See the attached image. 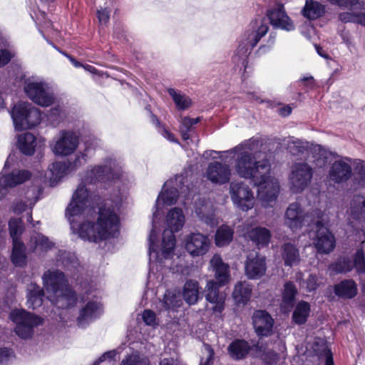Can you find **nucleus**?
<instances>
[{
    "instance_id": "49",
    "label": "nucleus",
    "mask_w": 365,
    "mask_h": 365,
    "mask_svg": "<svg viewBox=\"0 0 365 365\" xmlns=\"http://www.w3.org/2000/svg\"><path fill=\"white\" fill-rule=\"evenodd\" d=\"M90 158L91 156L89 154L84 150L76 153L74 155V158L72 160L68 162V164L71 168V171H76L83 165L86 164Z\"/></svg>"
},
{
    "instance_id": "29",
    "label": "nucleus",
    "mask_w": 365,
    "mask_h": 365,
    "mask_svg": "<svg viewBox=\"0 0 365 365\" xmlns=\"http://www.w3.org/2000/svg\"><path fill=\"white\" fill-rule=\"evenodd\" d=\"M70 172L71 171L68 163L56 161L48 166L46 177L48 179L50 185L54 187Z\"/></svg>"
},
{
    "instance_id": "54",
    "label": "nucleus",
    "mask_w": 365,
    "mask_h": 365,
    "mask_svg": "<svg viewBox=\"0 0 365 365\" xmlns=\"http://www.w3.org/2000/svg\"><path fill=\"white\" fill-rule=\"evenodd\" d=\"M297 292V290L292 282H288L285 283L283 292V301L288 304H292Z\"/></svg>"
},
{
    "instance_id": "2",
    "label": "nucleus",
    "mask_w": 365,
    "mask_h": 365,
    "mask_svg": "<svg viewBox=\"0 0 365 365\" xmlns=\"http://www.w3.org/2000/svg\"><path fill=\"white\" fill-rule=\"evenodd\" d=\"M224 153L236 154L235 170L242 178L252 184L262 180L264 173L270 170L271 165L264 152L259 150V141L250 138Z\"/></svg>"
},
{
    "instance_id": "26",
    "label": "nucleus",
    "mask_w": 365,
    "mask_h": 365,
    "mask_svg": "<svg viewBox=\"0 0 365 365\" xmlns=\"http://www.w3.org/2000/svg\"><path fill=\"white\" fill-rule=\"evenodd\" d=\"M349 161H350L349 158H345L333 163L329 170V178L331 181L341 183L350 178L352 170Z\"/></svg>"
},
{
    "instance_id": "37",
    "label": "nucleus",
    "mask_w": 365,
    "mask_h": 365,
    "mask_svg": "<svg viewBox=\"0 0 365 365\" xmlns=\"http://www.w3.org/2000/svg\"><path fill=\"white\" fill-rule=\"evenodd\" d=\"M302 13L305 18L314 20L325 13V6L318 1L307 0Z\"/></svg>"
},
{
    "instance_id": "56",
    "label": "nucleus",
    "mask_w": 365,
    "mask_h": 365,
    "mask_svg": "<svg viewBox=\"0 0 365 365\" xmlns=\"http://www.w3.org/2000/svg\"><path fill=\"white\" fill-rule=\"evenodd\" d=\"M354 182L358 187H362L365 185V164L364 163L357 165Z\"/></svg>"
},
{
    "instance_id": "63",
    "label": "nucleus",
    "mask_w": 365,
    "mask_h": 365,
    "mask_svg": "<svg viewBox=\"0 0 365 365\" xmlns=\"http://www.w3.org/2000/svg\"><path fill=\"white\" fill-rule=\"evenodd\" d=\"M159 132L168 140H169L170 142H173V143H178V141L175 138L174 135L172 133H170L169 130H168L165 128L160 127V130H159Z\"/></svg>"
},
{
    "instance_id": "45",
    "label": "nucleus",
    "mask_w": 365,
    "mask_h": 365,
    "mask_svg": "<svg viewBox=\"0 0 365 365\" xmlns=\"http://www.w3.org/2000/svg\"><path fill=\"white\" fill-rule=\"evenodd\" d=\"M160 303L164 309L174 310L181 306L182 301L179 294H176L175 292L166 290Z\"/></svg>"
},
{
    "instance_id": "38",
    "label": "nucleus",
    "mask_w": 365,
    "mask_h": 365,
    "mask_svg": "<svg viewBox=\"0 0 365 365\" xmlns=\"http://www.w3.org/2000/svg\"><path fill=\"white\" fill-rule=\"evenodd\" d=\"M282 258L286 266L297 265L300 261L299 250L292 244L285 243L282 247Z\"/></svg>"
},
{
    "instance_id": "21",
    "label": "nucleus",
    "mask_w": 365,
    "mask_h": 365,
    "mask_svg": "<svg viewBox=\"0 0 365 365\" xmlns=\"http://www.w3.org/2000/svg\"><path fill=\"white\" fill-rule=\"evenodd\" d=\"M31 173L27 170L15 169L10 173L0 175V200L6 196L8 187H13L29 180Z\"/></svg>"
},
{
    "instance_id": "36",
    "label": "nucleus",
    "mask_w": 365,
    "mask_h": 365,
    "mask_svg": "<svg viewBox=\"0 0 365 365\" xmlns=\"http://www.w3.org/2000/svg\"><path fill=\"white\" fill-rule=\"evenodd\" d=\"M36 146V138L30 133L21 134L18 137L17 147L26 155H32Z\"/></svg>"
},
{
    "instance_id": "19",
    "label": "nucleus",
    "mask_w": 365,
    "mask_h": 365,
    "mask_svg": "<svg viewBox=\"0 0 365 365\" xmlns=\"http://www.w3.org/2000/svg\"><path fill=\"white\" fill-rule=\"evenodd\" d=\"M195 213L199 220L210 227L217 226L220 221L211 200L200 198L195 205Z\"/></svg>"
},
{
    "instance_id": "59",
    "label": "nucleus",
    "mask_w": 365,
    "mask_h": 365,
    "mask_svg": "<svg viewBox=\"0 0 365 365\" xmlns=\"http://www.w3.org/2000/svg\"><path fill=\"white\" fill-rule=\"evenodd\" d=\"M14 356L11 349L8 348H0V365L6 364Z\"/></svg>"
},
{
    "instance_id": "50",
    "label": "nucleus",
    "mask_w": 365,
    "mask_h": 365,
    "mask_svg": "<svg viewBox=\"0 0 365 365\" xmlns=\"http://www.w3.org/2000/svg\"><path fill=\"white\" fill-rule=\"evenodd\" d=\"M9 227L13 242L14 241H20L19 236L21 235L24 230L21 220L19 218L11 219L9 222Z\"/></svg>"
},
{
    "instance_id": "40",
    "label": "nucleus",
    "mask_w": 365,
    "mask_h": 365,
    "mask_svg": "<svg viewBox=\"0 0 365 365\" xmlns=\"http://www.w3.org/2000/svg\"><path fill=\"white\" fill-rule=\"evenodd\" d=\"M252 288L247 282H238L234 289L232 296L238 304H245L250 298Z\"/></svg>"
},
{
    "instance_id": "52",
    "label": "nucleus",
    "mask_w": 365,
    "mask_h": 365,
    "mask_svg": "<svg viewBox=\"0 0 365 365\" xmlns=\"http://www.w3.org/2000/svg\"><path fill=\"white\" fill-rule=\"evenodd\" d=\"M31 241L35 243V249H39L42 251H46L53 246V243L49 241L48 238L36 233L31 237Z\"/></svg>"
},
{
    "instance_id": "31",
    "label": "nucleus",
    "mask_w": 365,
    "mask_h": 365,
    "mask_svg": "<svg viewBox=\"0 0 365 365\" xmlns=\"http://www.w3.org/2000/svg\"><path fill=\"white\" fill-rule=\"evenodd\" d=\"M247 235L258 248L267 246L271 239L270 231L267 228L263 227H256L252 228L247 232Z\"/></svg>"
},
{
    "instance_id": "58",
    "label": "nucleus",
    "mask_w": 365,
    "mask_h": 365,
    "mask_svg": "<svg viewBox=\"0 0 365 365\" xmlns=\"http://www.w3.org/2000/svg\"><path fill=\"white\" fill-rule=\"evenodd\" d=\"M142 318L145 324L148 326H155L157 325L156 322V315L153 311L150 309L144 310Z\"/></svg>"
},
{
    "instance_id": "14",
    "label": "nucleus",
    "mask_w": 365,
    "mask_h": 365,
    "mask_svg": "<svg viewBox=\"0 0 365 365\" xmlns=\"http://www.w3.org/2000/svg\"><path fill=\"white\" fill-rule=\"evenodd\" d=\"M230 195L233 205L242 212L252 210L255 198L250 187L241 181H232L230 185Z\"/></svg>"
},
{
    "instance_id": "16",
    "label": "nucleus",
    "mask_w": 365,
    "mask_h": 365,
    "mask_svg": "<svg viewBox=\"0 0 365 365\" xmlns=\"http://www.w3.org/2000/svg\"><path fill=\"white\" fill-rule=\"evenodd\" d=\"M258 187L257 197L262 202L264 207L272 206V203L274 202L277 198L279 192V185L278 180L264 173V176L258 184H252Z\"/></svg>"
},
{
    "instance_id": "42",
    "label": "nucleus",
    "mask_w": 365,
    "mask_h": 365,
    "mask_svg": "<svg viewBox=\"0 0 365 365\" xmlns=\"http://www.w3.org/2000/svg\"><path fill=\"white\" fill-rule=\"evenodd\" d=\"M350 213L356 220L365 219V197L361 195L354 196L351 201Z\"/></svg>"
},
{
    "instance_id": "9",
    "label": "nucleus",
    "mask_w": 365,
    "mask_h": 365,
    "mask_svg": "<svg viewBox=\"0 0 365 365\" xmlns=\"http://www.w3.org/2000/svg\"><path fill=\"white\" fill-rule=\"evenodd\" d=\"M268 30V24L262 22L260 25L257 26L252 31L246 32L240 41L237 48L235 51L232 57L234 63L237 65L242 64L244 66L252 49L257 44L259 40L265 36Z\"/></svg>"
},
{
    "instance_id": "18",
    "label": "nucleus",
    "mask_w": 365,
    "mask_h": 365,
    "mask_svg": "<svg viewBox=\"0 0 365 365\" xmlns=\"http://www.w3.org/2000/svg\"><path fill=\"white\" fill-rule=\"evenodd\" d=\"M210 241L207 236L199 232L188 235L185 240V248L192 257L205 255L210 248Z\"/></svg>"
},
{
    "instance_id": "23",
    "label": "nucleus",
    "mask_w": 365,
    "mask_h": 365,
    "mask_svg": "<svg viewBox=\"0 0 365 365\" xmlns=\"http://www.w3.org/2000/svg\"><path fill=\"white\" fill-rule=\"evenodd\" d=\"M266 270V259L264 256L257 252L248 255L245 262V272L249 279H259L265 274Z\"/></svg>"
},
{
    "instance_id": "41",
    "label": "nucleus",
    "mask_w": 365,
    "mask_h": 365,
    "mask_svg": "<svg viewBox=\"0 0 365 365\" xmlns=\"http://www.w3.org/2000/svg\"><path fill=\"white\" fill-rule=\"evenodd\" d=\"M309 304L304 301L299 302L292 313L293 322L299 325L305 324L309 316Z\"/></svg>"
},
{
    "instance_id": "13",
    "label": "nucleus",
    "mask_w": 365,
    "mask_h": 365,
    "mask_svg": "<svg viewBox=\"0 0 365 365\" xmlns=\"http://www.w3.org/2000/svg\"><path fill=\"white\" fill-rule=\"evenodd\" d=\"M314 210L312 213L304 212L298 202H293L287 208L284 214V224L292 230L295 231L302 227H312L317 220V214Z\"/></svg>"
},
{
    "instance_id": "46",
    "label": "nucleus",
    "mask_w": 365,
    "mask_h": 365,
    "mask_svg": "<svg viewBox=\"0 0 365 365\" xmlns=\"http://www.w3.org/2000/svg\"><path fill=\"white\" fill-rule=\"evenodd\" d=\"M233 230L227 225L220 226L215 234V244L217 247H224L230 244L233 239Z\"/></svg>"
},
{
    "instance_id": "43",
    "label": "nucleus",
    "mask_w": 365,
    "mask_h": 365,
    "mask_svg": "<svg viewBox=\"0 0 365 365\" xmlns=\"http://www.w3.org/2000/svg\"><path fill=\"white\" fill-rule=\"evenodd\" d=\"M11 259L12 263L16 267H23L26 264L25 246L21 241H14L13 242Z\"/></svg>"
},
{
    "instance_id": "33",
    "label": "nucleus",
    "mask_w": 365,
    "mask_h": 365,
    "mask_svg": "<svg viewBox=\"0 0 365 365\" xmlns=\"http://www.w3.org/2000/svg\"><path fill=\"white\" fill-rule=\"evenodd\" d=\"M251 345L244 339H236L228 346L230 356L237 360L245 358L251 350Z\"/></svg>"
},
{
    "instance_id": "62",
    "label": "nucleus",
    "mask_w": 365,
    "mask_h": 365,
    "mask_svg": "<svg viewBox=\"0 0 365 365\" xmlns=\"http://www.w3.org/2000/svg\"><path fill=\"white\" fill-rule=\"evenodd\" d=\"M110 17V11L107 9L98 10V18L101 24H106Z\"/></svg>"
},
{
    "instance_id": "53",
    "label": "nucleus",
    "mask_w": 365,
    "mask_h": 365,
    "mask_svg": "<svg viewBox=\"0 0 365 365\" xmlns=\"http://www.w3.org/2000/svg\"><path fill=\"white\" fill-rule=\"evenodd\" d=\"M14 56V52L6 48L0 49V67L8 63ZM4 98L0 93V110L4 107Z\"/></svg>"
},
{
    "instance_id": "39",
    "label": "nucleus",
    "mask_w": 365,
    "mask_h": 365,
    "mask_svg": "<svg viewBox=\"0 0 365 365\" xmlns=\"http://www.w3.org/2000/svg\"><path fill=\"white\" fill-rule=\"evenodd\" d=\"M56 262L58 266H61L68 270L76 269L79 263L76 256L70 252L59 250Z\"/></svg>"
},
{
    "instance_id": "48",
    "label": "nucleus",
    "mask_w": 365,
    "mask_h": 365,
    "mask_svg": "<svg viewBox=\"0 0 365 365\" xmlns=\"http://www.w3.org/2000/svg\"><path fill=\"white\" fill-rule=\"evenodd\" d=\"M199 121V118H190L189 117H183L181 118L179 130L183 140H187L190 138L189 133L192 130L193 125Z\"/></svg>"
},
{
    "instance_id": "8",
    "label": "nucleus",
    "mask_w": 365,
    "mask_h": 365,
    "mask_svg": "<svg viewBox=\"0 0 365 365\" xmlns=\"http://www.w3.org/2000/svg\"><path fill=\"white\" fill-rule=\"evenodd\" d=\"M11 116L16 130L31 129L41 122V113L38 108L27 102H20L15 105Z\"/></svg>"
},
{
    "instance_id": "60",
    "label": "nucleus",
    "mask_w": 365,
    "mask_h": 365,
    "mask_svg": "<svg viewBox=\"0 0 365 365\" xmlns=\"http://www.w3.org/2000/svg\"><path fill=\"white\" fill-rule=\"evenodd\" d=\"M117 351L115 350L108 351L105 352L101 356L99 357L98 361L95 363V365H98L100 363L105 361L106 360L112 361L115 359L117 355Z\"/></svg>"
},
{
    "instance_id": "12",
    "label": "nucleus",
    "mask_w": 365,
    "mask_h": 365,
    "mask_svg": "<svg viewBox=\"0 0 365 365\" xmlns=\"http://www.w3.org/2000/svg\"><path fill=\"white\" fill-rule=\"evenodd\" d=\"M79 139L77 132L63 129L53 138L50 147L54 155L66 157L75 153L79 145Z\"/></svg>"
},
{
    "instance_id": "55",
    "label": "nucleus",
    "mask_w": 365,
    "mask_h": 365,
    "mask_svg": "<svg viewBox=\"0 0 365 365\" xmlns=\"http://www.w3.org/2000/svg\"><path fill=\"white\" fill-rule=\"evenodd\" d=\"M101 145V141L99 138L95 136L88 137L84 142V150L87 152L89 155H91L94 153L95 150L100 148Z\"/></svg>"
},
{
    "instance_id": "22",
    "label": "nucleus",
    "mask_w": 365,
    "mask_h": 365,
    "mask_svg": "<svg viewBox=\"0 0 365 365\" xmlns=\"http://www.w3.org/2000/svg\"><path fill=\"white\" fill-rule=\"evenodd\" d=\"M231 175L230 165L217 161L209 163L205 170V177L207 180L217 185L228 182Z\"/></svg>"
},
{
    "instance_id": "51",
    "label": "nucleus",
    "mask_w": 365,
    "mask_h": 365,
    "mask_svg": "<svg viewBox=\"0 0 365 365\" xmlns=\"http://www.w3.org/2000/svg\"><path fill=\"white\" fill-rule=\"evenodd\" d=\"M120 365H149V361L143 355L135 352L124 359Z\"/></svg>"
},
{
    "instance_id": "17",
    "label": "nucleus",
    "mask_w": 365,
    "mask_h": 365,
    "mask_svg": "<svg viewBox=\"0 0 365 365\" xmlns=\"http://www.w3.org/2000/svg\"><path fill=\"white\" fill-rule=\"evenodd\" d=\"M355 268L359 274L365 273V258L364 253L362 250H358L353 260L349 257H343L337 259V261L330 266V268L336 274L346 273Z\"/></svg>"
},
{
    "instance_id": "28",
    "label": "nucleus",
    "mask_w": 365,
    "mask_h": 365,
    "mask_svg": "<svg viewBox=\"0 0 365 365\" xmlns=\"http://www.w3.org/2000/svg\"><path fill=\"white\" fill-rule=\"evenodd\" d=\"M212 272H215L216 282L219 285H225L230 279V267L222 261L219 255H215L210 262Z\"/></svg>"
},
{
    "instance_id": "57",
    "label": "nucleus",
    "mask_w": 365,
    "mask_h": 365,
    "mask_svg": "<svg viewBox=\"0 0 365 365\" xmlns=\"http://www.w3.org/2000/svg\"><path fill=\"white\" fill-rule=\"evenodd\" d=\"M34 198V200L29 199L28 202L18 201L15 202L13 207L14 212L20 214L25 211L29 205L32 207L37 201V198L36 197Z\"/></svg>"
},
{
    "instance_id": "47",
    "label": "nucleus",
    "mask_w": 365,
    "mask_h": 365,
    "mask_svg": "<svg viewBox=\"0 0 365 365\" xmlns=\"http://www.w3.org/2000/svg\"><path fill=\"white\" fill-rule=\"evenodd\" d=\"M168 93L171 96L178 110H184L191 106V99L181 92L170 88L168 89Z\"/></svg>"
},
{
    "instance_id": "34",
    "label": "nucleus",
    "mask_w": 365,
    "mask_h": 365,
    "mask_svg": "<svg viewBox=\"0 0 365 365\" xmlns=\"http://www.w3.org/2000/svg\"><path fill=\"white\" fill-rule=\"evenodd\" d=\"M182 297L188 304L192 305L196 304L200 298L198 282L193 279L186 281L183 287Z\"/></svg>"
},
{
    "instance_id": "30",
    "label": "nucleus",
    "mask_w": 365,
    "mask_h": 365,
    "mask_svg": "<svg viewBox=\"0 0 365 365\" xmlns=\"http://www.w3.org/2000/svg\"><path fill=\"white\" fill-rule=\"evenodd\" d=\"M26 305L29 309H36L43 304L44 291L35 282H31L26 287Z\"/></svg>"
},
{
    "instance_id": "61",
    "label": "nucleus",
    "mask_w": 365,
    "mask_h": 365,
    "mask_svg": "<svg viewBox=\"0 0 365 365\" xmlns=\"http://www.w3.org/2000/svg\"><path fill=\"white\" fill-rule=\"evenodd\" d=\"M205 353L207 355L206 361L204 362L202 359L200 361V365H210V362L212 360L214 356V351L212 347L208 344L204 345Z\"/></svg>"
},
{
    "instance_id": "44",
    "label": "nucleus",
    "mask_w": 365,
    "mask_h": 365,
    "mask_svg": "<svg viewBox=\"0 0 365 365\" xmlns=\"http://www.w3.org/2000/svg\"><path fill=\"white\" fill-rule=\"evenodd\" d=\"M301 272L297 274V280L299 282V287L308 292L315 291L320 285L319 279L314 274H309L306 279L302 278Z\"/></svg>"
},
{
    "instance_id": "35",
    "label": "nucleus",
    "mask_w": 365,
    "mask_h": 365,
    "mask_svg": "<svg viewBox=\"0 0 365 365\" xmlns=\"http://www.w3.org/2000/svg\"><path fill=\"white\" fill-rule=\"evenodd\" d=\"M67 115L66 109L63 106L57 105L47 110L46 120L51 126L57 127L64 121Z\"/></svg>"
},
{
    "instance_id": "11",
    "label": "nucleus",
    "mask_w": 365,
    "mask_h": 365,
    "mask_svg": "<svg viewBox=\"0 0 365 365\" xmlns=\"http://www.w3.org/2000/svg\"><path fill=\"white\" fill-rule=\"evenodd\" d=\"M317 220L312 226L313 235L309 232V237L313 241V244L317 252L321 254H329L335 247L336 240L334 235L322 223L323 213L321 210L316 212Z\"/></svg>"
},
{
    "instance_id": "1",
    "label": "nucleus",
    "mask_w": 365,
    "mask_h": 365,
    "mask_svg": "<svg viewBox=\"0 0 365 365\" xmlns=\"http://www.w3.org/2000/svg\"><path fill=\"white\" fill-rule=\"evenodd\" d=\"M127 180L122 164L113 157L89 165L82 174L66 210L73 232L83 240L94 242L115 237L119 232L118 211L122 205L123 194L119 191L113 200H107L99 205L97 201L100 197L94 195L88 186L108 183L120 187Z\"/></svg>"
},
{
    "instance_id": "6",
    "label": "nucleus",
    "mask_w": 365,
    "mask_h": 365,
    "mask_svg": "<svg viewBox=\"0 0 365 365\" xmlns=\"http://www.w3.org/2000/svg\"><path fill=\"white\" fill-rule=\"evenodd\" d=\"M287 149L292 155L308 161H311L312 155L314 158L313 162L318 168H323L327 163L329 153L319 145H311L307 141L290 137L287 142Z\"/></svg>"
},
{
    "instance_id": "20",
    "label": "nucleus",
    "mask_w": 365,
    "mask_h": 365,
    "mask_svg": "<svg viewBox=\"0 0 365 365\" xmlns=\"http://www.w3.org/2000/svg\"><path fill=\"white\" fill-rule=\"evenodd\" d=\"M103 313V307L97 300L88 301L80 310L76 322L78 327L84 329L99 318Z\"/></svg>"
},
{
    "instance_id": "3",
    "label": "nucleus",
    "mask_w": 365,
    "mask_h": 365,
    "mask_svg": "<svg viewBox=\"0 0 365 365\" xmlns=\"http://www.w3.org/2000/svg\"><path fill=\"white\" fill-rule=\"evenodd\" d=\"M180 195H182L185 199L191 195L188 186L185 185V178L181 175H176L174 178H170L164 183L153 207L152 229L148 239L151 260L153 257H155V259H158L159 257L158 254L155 252L153 240L155 237L158 220L160 218V211L163 210L164 206L175 204Z\"/></svg>"
},
{
    "instance_id": "24",
    "label": "nucleus",
    "mask_w": 365,
    "mask_h": 365,
    "mask_svg": "<svg viewBox=\"0 0 365 365\" xmlns=\"http://www.w3.org/2000/svg\"><path fill=\"white\" fill-rule=\"evenodd\" d=\"M252 323L255 332L259 336H268L272 334L274 319L264 310H257L252 315Z\"/></svg>"
},
{
    "instance_id": "15",
    "label": "nucleus",
    "mask_w": 365,
    "mask_h": 365,
    "mask_svg": "<svg viewBox=\"0 0 365 365\" xmlns=\"http://www.w3.org/2000/svg\"><path fill=\"white\" fill-rule=\"evenodd\" d=\"M312 168L306 162L295 163L291 169L289 178L290 189L294 192H301L311 182Z\"/></svg>"
},
{
    "instance_id": "32",
    "label": "nucleus",
    "mask_w": 365,
    "mask_h": 365,
    "mask_svg": "<svg viewBox=\"0 0 365 365\" xmlns=\"http://www.w3.org/2000/svg\"><path fill=\"white\" fill-rule=\"evenodd\" d=\"M334 293L343 299H352L357 294V285L352 279H344L334 286Z\"/></svg>"
},
{
    "instance_id": "27",
    "label": "nucleus",
    "mask_w": 365,
    "mask_h": 365,
    "mask_svg": "<svg viewBox=\"0 0 365 365\" xmlns=\"http://www.w3.org/2000/svg\"><path fill=\"white\" fill-rule=\"evenodd\" d=\"M219 285L214 280H209L205 287V299L207 302L214 304L212 308L215 312H222L224 309L225 297L219 293Z\"/></svg>"
},
{
    "instance_id": "25",
    "label": "nucleus",
    "mask_w": 365,
    "mask_h": 365,
    "mask_svg": "<svg viewBox=\"0 0 365 365\" xmlns=\"http://www.w3.org/2000/svg\"><path fill=\"white\" fill-rule=\"evenodd\" d=\"M267 17L270 24L274 27L287 31L294 29V26L291 19L287 16L282 4L277 5L267 12Z\"/></svg>"
},
{
    "instance_id": "5",
    "label": "nucleus",
    "mask_w": 365,
    "mask_h": 365,
    "mask_svg": "<svg viewBox=\"0 0 365 365\" xmlns=\"http://www.w3.org/2000/svg\"><path fill=\"white\" fill-rule=\"evenodd\" d=\"M185 222V217L182 209L178 207H174L169 210L165 217L166 228L163 234V242L160 252L157 251V246L155 241L157 240V230L155 228V237L153 240L154 250L155 252L158 254L159 257L158 259H150L149 256V260L150 263L160 262L162 263L164 259H168L172 255L175 246V232H178L182 230ZM159 223L158 220L157 225Z\"/></svg>"
},
{
    "instance_id": "10",
    "label": "nucleus",
    "mask_w": 365,
    "mask_h": 365,
    "mask_svg": "<svg viewBox=\"0 0 365 365\" xmlns=\"http://www.w3.org/2000/svg\"><path fill=\"white\" fill-rule=\"evenodd\" d=\"M9 318L16 324L15 333L23 339L31 338L34 329L43 323L42 318L25 309L12 310Z\"/></svg>"
},
{
    "instance_id": "7",
    "label": "nucleus",
    "mask_w": 365,
    "mask_h": 365,
    "mask_svg": "<svg viewBox=\"0 0 365 365\" xmlns=\"http://www.w3.org/2000/svg\"><path fill=\"white\" fill-rule=\"evenodd\" d=\"M24 91L34 103L47 107L54 102V94L48 83L38 77H30L24 81Z\"/></svg>"
},
{
    "instance_id": "4",
    "label": "nucleus",
    "mask_w": 365,
    "mask_h": 365,
    "mask_svg": "<svg viewBox=\"0 0 365 365\" xmlns=\"http://www.w3.org/2000/svg\"><path fill=\"white\" fill-rule=\"evenodd\" d=\"M43 287L49 294L48 298L58 309H68L77 303L76 293L68 284L63 272L48 269L42 276Z\"/></svg>"
},
{
    "instance_id": "64",
    "label": "nucleus",
    "mask_w": 365,
    "mask_h": 365,
    "mask_svg": "<svg viewBox=\"0 0 365 365\" xmlns=\"http://www.w3.org/2000/svg\"><path fill=\"white\" fill-rule=\"evenodd\" d=\"M292 113V108L289 106H285L282 108H280L279 110V113L280 115L283 117L288 116Z\"/></svg>"
}]
</instances>
